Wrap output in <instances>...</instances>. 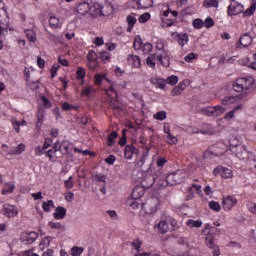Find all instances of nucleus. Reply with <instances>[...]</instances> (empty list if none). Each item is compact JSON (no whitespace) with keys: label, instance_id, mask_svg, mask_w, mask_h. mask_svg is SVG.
Returning <instances> with one entry per match:
<instances>
[{"label":"nucleus","instance_id":"obj_58","mask_svg":"<svg viewBox=\"0 0 256 256\" xmlns=\"http://www.w3.org/2000/svg\"><path fill=\"white\" fill-rule=\"evenodd\" d=\"M204 25H205L206 29H209V28L213 27V25H215V22L213 21V18L207 17L204 21Z\"/></svg>","mask_w":256,"mask_h":256},{"label":"nucleus","instance_id":"obj_34","mask_svg":"<svg viewBox=\"0 0 256 256\" xmlns=\"http://www.w3.org/2000/svg\"><path fill=\"white\" fill-rule=\"evenodd\" d=\"M13 191H15V184L6 183L2 189V195H9L10 193H13Z\"/></svg>","mask_w":256,"mask_h":256},{"label":"nucleus","instance_id":"obj_62","mask_svg":"<svg viewBox=\"0 0 256 256\" xmlns=\"http://www.w3.org/2000/svg\"><path fill=\"white\" fill-rule=\"evenodd\" d=\"M42 125H43V113H41V115L38 114V120L36 122V129H38V130L41 129Z\"/></svg>","mask_w":256,"mask_h":256},{"label":"nucleus","instance_id":"obj_44","mask_svg":"<svg viewBox=\"0 0 256 256\" xmlns=\"http://www.w3.org/2000/svg\"><path fill=\"white\" fill-rule=\"evenodd\" d=\"M232 87H233V90L236 91V93H243V91H244L243 86L241 85V80L240 79L236 80L233 83Z\"/></svg>","mask_w":256,"mask_h":256},{"label":"nucleus","instance_id":"obj_19","mask_svg":"<svg viewBox=\"0 0 256 256\" xmlns=\"http://www.w3.org/2000/svg\"><path fill=\"white\" fill-rule=\"evenodd\" d=\"M240 85L242 86L243 91H249L253 87L254 81L253 78H239Z\"/></svg>","mask_w":256,"mask_h":256},{"label":"nucleus","instance_id":"obj_7","mask_svg":"<svg viewBox=\"0 0 256 256\" xmlns=\"http://www.w3.org/2000/svg\"><path fill=\"white\" fill-rule=\"evenodd\" d=\"M234 155H236L237 159L240 161H244V163H247L249 159L251 158V154L249 151H247V147L244 145L238 146V148L235 150V152H232Z\"/></svg>","mask_w":256,"mask_h":256},{"label":"nucleus","instance_id":"obj_10","mask_svg":"<svg viewBox=\"0 0 256 256\" xmlns=\"http://www.w3.org/2000/svg\"><path fill=\"white\" fill-rule=\"evenodd\" d=\"M225 111V107L217 105L207 108L206 114L208 115V117H219L220 115H223Z\"/></svg>","mask_w":256,"mask_h":256},{"label":"nucleus","instance_id":"obj_38","mask_svg":"<svg viewBox=\"0 0 256 256\" xmlns=\"http://www.w3.org/2000/svg\"><path fill=\"white\" fill-rule=\"evenodd\" d=\"M157 59L161 63L162 67H169L171 65V62L169 61V56H164L163 55H157Z\"/></svg>","mask_w":256,"mask_h":256},{"label":"nucleus","instance_id":"obj_21","mask_svg":"<svg viewBox=\"0 0 256 256\" xmlns=\"http://www.w3.org/2000/svg\"><path fill=\"white\" fill-rule=\"evenodd\" d=\"M186 87H187V85L185 84V82H180L177 86H175L172 89L171 96L177 97L178 95H181V93H183V91H185Z\"/></svg>","mask_w":256,"mask_h":256},{"label":"nucleus","instance_id":"obj_36","mask_svg":"<svg viewBox=\"0 0 256 256\" xmlns=\"http://www.w3.org/2000/svg\"><path fill=\"white\" fill-rule=\"evenodd\" d=\"M156 59H157V55L149 54V56L146 59V65L148 67H151V69H155V60Z\"/></svg>","mask_w":256,"mask_h":256},{"label":"nucleus","instance_id":"obj_6","mask_svg":"<svg viewBox=\"0 0 256 256\" xmlns=\"http://www.w3.org/2000/svg\"><path fill=\"white\" fill-rule=\"evenodd\" d=\"M159 205V200L157 198H150L145 203L142 204V209L148 215H153L157 213V206Z\"/></svg>","mask_w":256,"mask_h":256},{"label":"nucleus","instance_id":"obj_25","mask_svg":"<svg viewBox=\"0 0 256 256\" xmlns=\"http://www.w3.org/2000/svg\"><path fill=\"white\" fill-rule=\"evenodd\" d=\"M90 15H105V10L99 5L90 4Z\"/></svg>","mask_w":256,"mask_h":256},{"label":"nucleus","instance_id":"obj_40","mask_svg":"<svg viewBox=\"0 0 256 256\" xmlns=\"http://www.w3.org/2000/svg\"><path fill=\"white\" fill-rule=\"evenodd\" d=\"M115 139H117V132L113 131L108 135V139H107L108 147H113V145L115 144Z\"/></svg>","mask_w":256,"mask_h":256},{"label":"nucleus","instance_id":"obj_41","mask_svg":"<svg viewBox=\"0 0 256 256\" xmlns=\"http://www.w3.org/2000/svg\"><path fill=\"white\" fill-rule=\"evenodd\" d=\"M51 207H55L53 200H48L47 202H43V204H42V209L46 213H49V211H51Z\"/></svg>","mask_w":256,"mask_h":256},{"label":"nucleus","instance_id":"obj_47","mask_svg":"<svg viewBox=\"0 0 256 256\" xmlns=\"http://www.w3.org/2000/svg\"><path fill=\"white\" fill-rule=\"evenodd\" d=\"M154 119H157V121H165V119H167V112H157L156 114H154Z\"/></svg>","mask_w":256,"mask_h":256},{"label":"nucleus","instance_id":"obj_61","mask_svg":"<svg viewBox=\"0 0 256 256\" xmlns=\"http://www.w3.org/2000/svg\"><path fill=\"white\" fill-rule=\"evenodd\" d=\"M76 75H77V79H85V69L78 68Z\"/></svg>","mask_w":256,"mask_h":256},{"label":"nucleus","instance_id":"obj_28","mask_svg":"<svg viewBox=\"0 0 256 256\" xmlns=\"http://www.w3.org/2000/svg\"><path fill=\"white\" fill-rule=\"evenodd\" d=\"M49 25L51 27V29H61L62 24L59 21V18L55 17V16H51L49 18Z\"/></svg>","mask_w":256,"mask_h":256},{"label":"nucleus","instance_id":"obj_26","mask_svg":"<svg viewBox=\"0 0 256 256\" xmlns=\"http://www.w3.org/2000/svg\"><path fill=\"white\" fill-rule=\"evenodd\" d=\"M218 172H220L221 177L224 179H231V177H233V171H231L229 168L221 166L218 168Z\"/></svg>","mask_w":256,"mask_h":256},{"label":"nucleus","instance_id":"obj_57","mask_svg":"<svg viewBox=\"0 0 256 256\" xmlns=\"http://www.w3.org/2000/svg\"><path fill=\"white\" fill-rule=\"evenodd\" d=\"M132 247L135 249L136 253H139L141 251V241L139 240H134L131 243Z\"/></svg>","mask_w":256,"mask_h":256},{"label":"nucleus","instance_id":"obj_39","mask_svg":"<svg viewBox=\"0 0 256 256\" xmlns=\"http://www.w3.org/2000/svg\"><path fill=\"white\" fill-rule=\"evenodd\" d=\"M133 47L135 51H139L143 48V40L141 39V36L135 37Z\"/></svg>","mask_w":256,"mask_h":256},{"label":"nucleus","instance_id":"obj_4","mask_svg":"<svg viewBox=\"0 0 256 256\" xmlns=\"http://www.w3.org/2000/svg\"><path fill=\"white\" fill-rule=\"evenodd\" d=\"M3 7H5L3 0H0V38L5 37L3 33H5V31H7V27H9V18L7 17V13Z\"/></svg>","mask_w":256,"mask_h":256},{"label":"nucleus","instance_id":"obj_32","mask_svg":"<svg viewBox=\"0 0 256 256\" xmlns=\"http://www.w3.org/2000/svg\"><path fill=\"white\" fill-rule=\"evenodd\" d=\"M187 227L193 228L195 227L196 229H199L200 227H203V221L201 220H194V219H189L186 222Z\"/></svg>","mask_w":256,"mask_h":256},{"label":"nucleus","instance_id":"obj_46","mask_svg":"<svg viewBox=\"0 0 256 256\" xmlns=\"http://www.w3.org/2000/svg\"><path fill=\"white\" fill-rule=\"evenodd\" d=\"M204 7H219V1L218 0H205L203 3Z\"/></svg>","mask_w":256,"mask_h":256},{"label":"nucleus","instance_id":"obj_23","mask_svg":"<svg viewBox=\"0 0 256 256\" xmlns=\"http://www.w3.org/2000/svg\"><path fill=\"white\" fill-rule=\"evenodd\" d=\"M150 82L152 85H155L157 89H165V87H167V81L159 77L151 78Z\"/></svg>","mask_w":256,"mask_h":256},{"label":"nucleus","instance_id":"obj_20","mask_svg":"<svg viewBox=\"0 0 256 256\" xmlns=\"http://www.w3.org/2000/svg\"><path fill=\"white\" fill-rule=\"evenodd\" d=\"M67 215V209L63 206H58L55 209V212L53 213L54 219H65V216Z\"/></svg>","mask_w":256,"mask_h":256},{"label":"nucleus","instance_id":"obj_55","mask_svg":"<svg viewBox=\"0 0 256 256\" xmlns=\"http://www.w3.org/2000/svg\"><path fill=\"white\" fill-rule=\"evenodd\" d=\"M26 37L28 38L29 41H31L32 43H35V41H37V36H35V33H33V31L28 30L26 32Z\"/></svg>","mask_w":256,"mask_h":256},{"label":"nucleus","instance_id":"obj_64","mask_svg":"<svg viewBox=\"0 0 256 256\" xmlns=\"http://www.w3.org/2000/svg\"><path fill=\"white\" fill-rule=\"evenodd\" d=\"M165 163H167V159H165L163 157L157 158V161H156L157 167H163V165H165Z\"/></svg>","mask_w":256,"mask_h":256},{"label":"nucleus","instance_id":"obj_9","mask_svg":"<svg viewBox=\"0 0 256 256\" xmlns=\"http://www.w3.org/2000/svg\"><path fill=\"white\" fill-rule=\"evenodd\" d=\"M241 13H243V5L235 0H231V3L228 7V15L233 17V15H239Z\"/></svg>","mask_w":256,"mask_h":256},{"label":"nucleus","instance_id":"obj_5","mask_svg":"<svg viewBox=\"0 0 256 256\" xmlns=\"http://www.w3.org/2000/svg\"><path fill=\"white\" fill-rule=\"evenodd\" d=\"M159 173V170H157L154 175H151V174H147L142 182H141V185L143 187V189H151V186L152 185H155V183H158L159 185V182L161 181V176L158 175Z\"/></svg>","mask_w":256,"mask_h":256},{"label":"nucleus","instance_id":"obj_43","mask_svg":"<svg viewBox=\"0 0 256 256\" xmlns=\"http://www.w3.org/2000/svg\"><path fill=\"white\" fill-rule=\"evenodd\" d=\"M49 227H51V229H57L58 231H65V225L59 222H49Z\"/></svg>","mask_w":256,"mask_h":256},{"label":"nucleus","instance_id":"obj_22","mask_svg":"<svg viewBox=\"0 0 256 256\" xmlns=\"http://www.w3.org/2000/svg\"><path fill=\"white\" fill-rule=\"evenodd\" d=\"M90 10H91V4L87 2L80 3L77 6V13H79L80 15H87V13H89Z\"/></svg>","mask_w":256,"mask_h":256},{"label":"nucleus","instance_id":"obj_51","mask_svg":"<svg viewBox=\"0 0 256 256\" xmlns=\"http://www.w3.org/2000/svg\"><path fill=\"white\" fill-rule=\"evenodd\" d=\"M166 142L168 145H175L177 144V137L173 136V134H167Z\"/></svg>","mask_w":256,"mask_h":256},{"label":"nucleus","instance_id":"obj_15","mask_svg":"<svg viewBox=\"0 0 256 256\" xmlns=\"http://www.w3.org/2000/svg\"><path fill=\"white\" fill-rule=\"evenodd\" d=\"M39 237V234L37 232H24L21 236L22 241L25 243H28L29 245L35 243L37 241V238Z\"/></svg>","mask_w":256,"mask_h":256},{"label":"nucleus","instance_id":"obj_11","mask_svg":"<svg viewBox=\"0 0 256 256\" xmlns=\"http://www.w3.org/2000/svg\"><path fill=\"white\" fill-rule=\"evenodd\" d=\"M237 205V199L233 196H227L223 198L222 207L224 211H231V208Z\"/></svg>","mask_w":256,"mask_h":256},{"label":"nucleus","instance_id":"obj_53","mask_svg":"<svg viewBox=\"0 0 256 256\" xmlns=\"http://www.w3.org/2000/svg\"><path fill=\"white\" fill-rule=\"evenodd\" d=\"M150 19H151V14L146 12L138 18V21L139 23H147V21Z\"/></svg>","mask_w":256,"mask_h":256},{"label":"nucleus","instance_id":"obj_42","mask_svg":"<svg viewBox=\"0 0 256 256\" xmlns=\"http://www.w3.org/2000/svg\"><path fill=\"white\" fill-rule=\"evenodd\" d=\"M85 251L83 247L74 246L71 248V255L72 256H81V254Z\"/></svg>","mask_w":256,"mask_h":256},{"label":"nucleus","instance_id":"obj_50","mask_svg":"<svg viewBox=\"0 0 256 256\" xmlns=\"http://www.w3.org/2000/svg\"><path fill=\"white\" fill-rule=\"evenodd\" d=\"M103 79H106V81L109 82L105 74H97L94 78L95 85H101V83H103Z\"/></svg>","mask_w":256,"mask_h":256},{"label":"nucleus","instance_id":"obj_29","mask_svg":"<svg viewBox=\"0 0 256 256\" xmlns=\"http://www.w3.org/2000/svg\"><path fill=\"white\" fill-rule=\"evenodd\" d=\"M158 233H161V235H165V233H168L169 231V224H167L166 221H160L157 225Z\"/></svg>","mask_w":256,"mask_h":256},{"label":"nucleus","instance_id":"obj_31","mask_svg":"<svg viewBox=\"0 0 256 256\" xmlns=\"http://www.w3.org/2000/svg\"><path fill=\"white\" fill-rule=\"evenodd\" d=\"M153 7V0H139L138 9H149Z\"/></svg>","mask_w":256,"mask_h":256},{"label":"nucleus","instance_id":"obj_3","mask_svg":"<svg viewBox=\"0 0 256 256\" xmlns=\"http://www.w3.org/2000/svg\"><path fill=\"white\" fill-rule=\"evenodd\" d=\"M143 195H145V190H142L141 187L134 188L132 197L126 200V205L132 209H139V207H143L141 200H139Z\"/></svg>","mask_w":256,"mask_h":256},{"label":"nucleus","instance_id":"obj_1","mask_svg":"<svg viewBox=\"0 0 256 256\" xmlns=\"http://www.w3.org/2000/svg\"><path fill=\"white\" fill-rule=\"evenodd\" d=\"M158 175H160L159 186L160 187H173L174 185H179L185 181L187 178V172L184 169L176 170L168 175L163 174V170L158 169Z\"/></svg>","mask_w":256,"mask_h":256},{"label":"nucleus","instance_id":"obj_18","mask_svg":"<svg viewBox=\"0 0 256 256\" xmlns=\"http://www.w3.org/2000/svg\"><path fill=\"white\" fill-rule=\"evenodd\" d=\"M127 61L129 65H131V67H134L135 69H139V67H141V59L137 55H128Z\"/></svg>","mask_w":256,"mask_h":256},{"label":"nucleus","instance_id":"obj_37","mask_svg":"<svg viewBox=\"0 0 256 256\" xmlns=\"http://www.w3.org/2000/svg\"><path fill=\"white\" fill-rule=\"evenodd\" d=\"M110 107L117 113H121V111H123V108H121V106H119V103H117V98H110Z\"/></svg>","mask_w":256,"mask_h":256},{"label":"nucleus","instance_id":"obj_49","mask_svg":"<svg viewBox=\"0 0 256 256\" xmlns=\"http://www.w3.org/2000/svg\"><path fill=\"white\" fill-rule=\"evenodd\" d=\"M209 208L212 209V211L219 212L221 211V204H219V202L210 201Z\"/></svg>","mask_w":256,"mask_h":256},{"label":"nucleus","instance_id":"obj_59","mask_svg":"<svg viewBox=\"0 0 256 256\" xmlns=\"http://www.w3.org/2000/svg\"><path fill=\"white\" fill-rule=\"evenodd\" d=\"M255 13V9L253 8V6L251 5L248 9H246L243 12V16L244 17H251V15H253Z\"/></svg>","mask_w":256,"mask_h":256},{"label":"nucleus","instance_id":"obj_13","mask_svg":"<svg viewBox=\"0 0 256 256\" xmlns=\"http://www.w3.org/2000/svg\"><path fill=\"white\" fill-rule=\"evenodd\" d=\"M217 146L211 147L204 152V159H213V157H221V155H225V152H219Z\"/></svg>","mask_w":256,"mask_h":256},{"label":"nucleus","instance_id":"obj_30","mask_svg":"<svg viewBox=\"0 0 256 256\" xmlns=\"http://www.w3.org/2000/svg\"><path fill=\"white\" fill-rule=\"evenodd\" d=\"M87 59L88 61H91V63H94L93 66H90V69H94L95 67H97V53L95 52V50L89 51V53L87 54Z\"/></svg>","mask_w":256,"mask_h":256},{"label":"nucleus","instance_id":"obj_27","mask_svg":"<svg viewBox=\"0 0 256 256\" xmlns=\"http://www.w3.org/2000/svg\"><path fill=\"white\" fill-rule=\"evenodd\" d=\"M229 145H230V151L232 153H235V150L239 149V147L242 146L241 144H239V141L237 140V138L235 136L230 137Z\"/></svg>","mask_w":256,"mask_h":256},{"label":"nucleus","instance_id":"obj_33","mask_svg":"<svg viewBox=\"0 0 256 256\" xmlns=\"http://www.w3.org/2000/svg\"><path fill=\"white\" fill-rule=\"evenodd\" d=\"M95 93V88L93 86H86L82 89V97H91Z\"/></svg>","mask_w":256,"mask_h":256},{"label":"nucleus","instance_id":"obj_54","mask_svg":"<svg viewBox=\"0 0 256 256\" xmlns=\"http://www.w3.org/2000/svg\"><path fill=\"white\" fill-rule=\"evenodd\" d=\"M23 151H25V144L20 143V144L16 147L15 151H14L12 154H13V155H21V153H23Z\"/></svg>","mask_w":256,"mask_h":256},{"label":"nucleus","instance_id":"obj_60","mask_svg":"<svg viewBox=\"0 0 256 256\" xmlns=\"http://www.w3.org/2000/svg\"><path fill=\"white\" fill-rule=\"evenodd\" d=\"M64 185L66 189H73V176H70L68 180H65Z\"/></svg>","mask_w":256,"mask_h":256},{"label":"nucleus","instance_id":"obj_56","mask_svg":"<svg viewBox=\"0 0 256 256\" xmlns=\"http://www.w3.org/2000/svg\"><path fill=\"white\" fill-rule=\"evenodd\" d=\"M41 100H42L43 106H44L46 109H51L52 104H51V100H50V99H47V97L42 96V97H41Z\"/></svg>","mask_w":256,"mask_h":256},{"label":"nucleus","instance_id":"obj_17","mask_svg":"<svg viewBox=\"0 0 256 256\" xmlns=\"http://www.w3.org/2000/svg\"><path fill=\"white\" fill-rule=\"evenodd\" d=\"M243 97H247V92L239 94L238 96H226L222 99V105H231L236 101H239V99H243Z\"/></svg>","mask_w":256,"mask_h":256},{"label":"nucleus","instance_id":"obj_48","mask_svg":"<svg viewBox=\"0 0 256 256\" xmlns=\"http://www.w3.org/2000/svg\"><path fill=\"white\" fill-rule=\"evenodd\" d=\"M165 81H166V85L167 83L168 85H177V83H179V77L172 75L168 77Z\"/></svg>","mask_w":256,"mask_h":256},{"label":"nucleus","instance_id":"obj_12","mask_svg":"<svg viewBox=\"0 0 256 256\" xmlns=\"http://www.w3.org/2000/svg\"><path fill=\"white\" fill-rule=\"evenodd\" d=\"M149 157V150H146L142 153V158L138 161V167H141L142 171H147L151 167V162L147 160Z\"/></svg>","mask_w":256,"mask_h":256},{"label":"nucleus","instance_id":"obj_45","mask_svg":"<svg viewBox=\"0 0 256 256\" xmlns=\"http://www.w3.org/2000/svg\"><path fill=\"white\" fill-rule=\"evenodd\" d=\"M192 25L194 29H203V27L205 26V23L200 18H196L193 20Z\"/></svg>","mask_w":256,"mask_h":256},{"label":"nucleus","instance_id":"obj_16","mask_svg":"<svg viewBox=\"0 0 256 256\" xmlns=\"http://www.w3.org/2000/svg\"><path fill=\"white\" fill-rule=\"evenodd\" d=\"M173 39L178 41L180 47H185L189 43V36L187 34H179L177 32L172 33Z\"/></svg>","mask_w":256,"mask_h":256},{"label":"nucleus","instance_id":"obj_8","mask_svg":"<svg viewBox=\"0 0 256 256\" xmlns=\"http://www.w3.org/2000/svg\"><path fill=\"white\" fill-rule=\"evenodd\" d=\"M2 213L5 215V217L11 219L19 215V209H17V206L15 205L4 204L2 208Z\"/></svg>","mask_w":256,"mask_h":256},{"label":"nucleus","instance_id":"obj_63","mask_svg":"<svg viewBox=\"0 0 256 256\" xmlns=\"http://www.w3.org/2000/svg\"><path fill=\"white\" fill-rule=\"evenodd\" d=\"M61 67L59 64H54L51 68V77H57V70Z\"/></svg>","mask_w":256,"mask_h":256},{"label":"nucleus","instance_id":"obj_35","mask_svg":"<svg viewBox=\"0 0 256 256\" xmlns=\"http://www.w3.org/2000/svg\"><path fill=\"white\" fill-rule=\"evenodd\" d=\"M127 23H128L127 31L128 33H131V31H133V27H135V24L137 23V18L129 15L127 17Z\"/></svg>","mask_w":256,"mask_h":256},{"label":"nucleus","instance_id":"obj_2","mask_svg":"<svg viewBox=\"0 0 256 256\" xmlns=\"http://www.w3.org/2000/svg\"><path fill=\"white\" fill-rule=\"evenodd\" d=\"M219 235H221V230L217 227H212L210 228V231H208V234L205 238L207 247L213 250V256L221 255V250H219V246L215 245V237H219Z\"/></svg>","mask_w":256,"mask_h":256},{"label":"nucleus","instance_id":"obj_14","mask_svg":"<svg viewBox=\"0 0 256 256\" xmlns=\"http://www.w3.org/2000/svg\"><path fill=\"white\" fill-rule=\"evenodd\" d=\"M139 153V148H136L133 144H129L125 147L124 157L125 159H133V156H137Z\"/></svg>","mask_w":256,"mask_h":256},{"label":"nucleus","instance_id":"obj_52","mask_svg":"<svg viewBox=\"0 0 256 256\" xmlns=\"http://www.w3.org/2000/svg\"><path fill=\"white\" fill-rule=\"evenodd\" d=\"M153 51V45L151 43H145L142 45V53L147 54Z\"/></svg>","mask_w":256,"mask_h":256},{"label":"nucleus","instance_id":"obj_24","mask_svg":"<svg viewBox=\"0 0 256 256\" xmlns=\"http://www.w3.org/2000/svg\"><path fill=\"white\" fill-rule=\"evenodd\" d=\"M253 43V38L249 36V34H244L239 38V44L242 45L243 47H249Z\"/></svg>","mask_w":256,"mask_h":256}]
</instances>
